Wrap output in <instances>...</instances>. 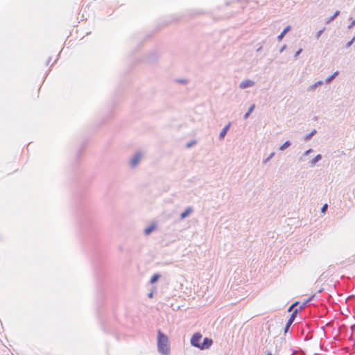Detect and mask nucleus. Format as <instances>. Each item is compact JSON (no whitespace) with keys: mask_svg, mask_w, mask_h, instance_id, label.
<instances>
[{"mask_svg":"<svg viewBox=\"0 0 355 355\" xmlns=\"http://www.w3.org/2000/svg\"><path fill=\"white\" fill-rule=\"evenodd\" d=\"M157 350L162 355L170 354L168 338L160 330L157 331Z\"/></svg>","mask_w":355,"mask_h":355,"instance_id":"f257e3e1","label":"nucleus"},{"mask_svg":"<svg viewBox=\"0 0 355 355\" xmlns=\"http://www.w3.org/2000/svg\"><path fill=\"white\" fill-rule=\"evenodd\" d=\"M142 155L140 152H137L130 160V166L135 168L140 162Z\"/></svg>","mask_w":355,"mask_h":355,"instance_id":"f03ea898","label":"nucleus"},{"mask_svg":"<svg viewBox=\"0 0 355 355\" xmlns=\"http://www.w3.org/2000/svg\"><path fill=\"white\" fill-rule=\"evenodd\" d=\"M202 338V335L200 333H196L193 335L191 338V345L193 347L199 348L200 340Z\"/></svg>","mask_w":355,"mask_h":355,"instance_id":"7ed1b4c3","label":"nucleus"},{"mask_svg":"<svg viewBox=\"0 0 355 355\" xmlns=\"http://www.w3.org/2000/svg\"><path fill=\"white\" fill-rule=\"evenodd\" d=\"M213 343L212 339L209 338H205L202 343H200L199 348L201 350L209 349Z\"/></svg>","mask_w":355,"mask_h":355,"instance_id":"20e7f679","label":"nucleus"},{"mask_svg":"<svg viewBox=\"0 0 355 355\" xmlns=\"http://www.w3.org/2000/svg\"><path fill=\"white\" fill-rule=\"evenodd\" d=\"M297 312V310L295 309L293 312V313L291 315L289 319L288 320V321H287V322L286 324V326H285V328H284V334H286L288 331L290 327L291 326V324H293V322L295 320Z\"/></svg>","mask_w":355,"mask_h":355,"instance_id":"39448f33","label":"nucleus"},{"mask_svg":"<svg viewBox=\"0 0 355 355\" xmlns=\"http://www.w3.org/2000/svg\"><path fill=\"white\" fill-rule=\"evenodd\" d=\"M255 85V83L252 80H245L240 83L239 87L241 89H245L248 87H253Z\"/></svg>","mask_w":355,"mask_h":355,"instance_id":"423d86ee","label":"nucleus"},{"mask_svg":"<svg viewBox=\"0 0 355 355\" xmlns=\"http://www.w3.org/2000/svg\"><path fill=\"white\" fill-rule=\"evenodd\" d=\"M231 125V123H229L227 125H226L220 131L219 134V139H223L225 136L226 135L228 130L230 129V127Z\"/></svg>","mask_w":355,"mask_h":355,"instance_id":"0eeeda50","label":"nucleus"},{"mask_svg":"<svg viewBox=\"0 0 355 355\" xmlns=\"http://www.w3.org/2000/svg\"><path fill=\"white\" fill-rule=\"evenodd\" d=\"M291 29V26H287L284 30L283 31L277 36V40L278 41H281L283 37H284V35L288 32L290 31Z\"/></svg>","mask_w":355,"mask_h":355,"instance_id":"6e6552de","label":"nucleus"},{"mask_svg":"<svg viewBox=\"0 0 355 355\" xmlns=\"http://www.w3.org/2000/svg\"><path fill=\"white\" fill-rule=\"evenodd\" d=\"M323 85V81H322V80L317 81V82H315L314 84H313V85H310V86L308 87L307 90H308L309 92H313V91H314V90H315V89L318 87V86H320V85Z\"/></svg>","mask_w":355,"mask_h":355,"instance_id":"1a4fd4ad","label":"nucleus"},{"mask_svg":"<svg viewBox=\"0 0 355 355\" xmlns=\"http://www.w3.org/2000/svg\"><path fill=\"white\" fill-rule=\"evenodd\" d=\"M193 211V209L191 207H187L184 211L180 214V218L184 219L189 216V215Z\"/></svg>","mask_w":355,"mask_h":355,"instance_id":"9d476101","label":"nucleus"},{"mask_svg":"<svg viewBox=\"0 0 355 355\" xmlns=\"http://www.w3.org/2000/svg\"><path fill=\"white\" fill-rule=\"evenodd\" d=\"M322 159V155L320 154L317 155L313 159H312L309 162V166L313 167L315 165V164L319 162Z\"/></svg>","mask_w":355,"mask_h":355,"instance_id":"9b49d317","label":"nucleus"},{"mask_svg":"<svg viewBox=\"0 0 355 355\" xmlns=\"http://www.w3.org/2000/svg\"><path fill=\"white\" fill-rule=\"evenodd\" d=\"M338 75V71L334 72L333 74L327 77L325 80L327 84H329Z\"/></svg>","mask_w":355,"mask_h":355,"instance_id":"f8f14e48","label":"nucleus"},{"mask_svg":"<svg viewBox=\"0 0 355 355\" xmlns=\"http://www.w3.org/2000/svg\"><path fill=\"white\" fill-rule=\"evenodd\" d=\"M339 15H340V11L339 10L336 11L335 13L331 17H330L329 19H327L326 24H328L331 23V21H333Z\"/></svg>","mask_w":355,"mask_h":355,"instance_id":"ddd939ff","label":"nucleus"},{"mask_svg":"<svg viewBox=\"0 0 355 355\" xmlns=\"http://www.w3.org/2000/svg\"><path fill=\"white\" fill-rule=\"evenodd\" d=\"M254 107H255V105L254 104H252L249 107L248 111L243 116L244 119H247L249 117L250 113L254 110Z\"/></svg>","mask_w":355,"mask_h":355,"instance_id":"4468645a","label":"nucleus"},{"mask_svg":"<svg viewBox=\"0 0 355 355\" xmlns=\"http://www.w3.org/2000/svg\"><path fill=\"white\" fill-rule=\"evenodd\" d=\"M291 145V141H286L279 147V150H284L285 149L288 148Z\"/></svg>","mask_w":355,"mask_h":355,"instance_id":"2eb2a0df","label":"nucleus"},{"mask_svg":"<svg viewBox=\"0 0 355 355\" xmlns=\"http://www.w3.org/2000/svg\"><path fill=\"white\" fill-rule=\"evenodd\" d=\"M159 277L160 275L159 274L153 275L150 279V283L152 284L155 283L159 279Z\"/></svg>","mask_w":355,"mask_h":355,"instance_id":"dca6fc26","label":"nucleus"},{"mask_svg":"<svg viewBox=\"0 0 355 355\" xmlns=\"http://www.w3.org/2000/svg\"><path fill=\"white\" fill-rule=\"evenodd\" d=\"M316 132H317L316 130H312L309 134H308V135H306L305 136L304 139H305L306 141H308V140L311 139V137H312L315 134H316Z\"/></svg>","mask_w":355,"mask_h":355,"instance_id":"f3484780","label":"nucleus"},{"mask_svg":"<svg viewBox=\"0 0 355 355\" xmlns=\"http://www.w3.org/2000/svg\"><path fill=\"white\" fill-rule=\"evenodd\" d=\"M155 228L154 225H151L147 228L145 229L144 232L146 235L149 234Z\"/></svg>","mask_w":355,"mask_h":355,"instance_id":"a211bd4d","label":"nucleus"},{"mask_svg":"<svg viewBox=\"0 0 355 355\" xmlns=\"http://www.w3.org/2000/svg\"><path fill=\"white\" fill-rule=\"evenodd\" d=\"M354 42H355V35L353 37V38H352L350 41H349V42L346 44L345 47H346L347 49H349V47L353 44V43H354Z\"/></svg>","mask_w":355,"mask_h":355,"instance_id":"6ab92c4d","label":"nucleus"},{"mask_svg":"<svg viewBox=\"0 0 355 355\" xmlns=\"http://www.w3.org/2000/svg\"><path fill=\"white\" fill-rule=\"evenodd\" d=\"M325 30V28H323L320 30H319L316 34H315V38L318 40L320 38V37L321 36V35L322 34V33Z\"/></svg>","mask_w":355,"mask_h":355,"instance_id":"aec40b11","label":"nucleus"},{"mask_svg":"<svg viewBox=\"0 0 355 355\" xmlns=\"http://www.w3.org/2000/svg\"><path fill=\"white\" fill-rule=\"evenodd\" d=\"M275 153H271L270 155L263 161V163L268 162L270 159L273 157Z\"/></svg>","mask_w":355,"mask_h":355,"instance_id":"412c9836","label":"nucleus"},{"mask_svg":"<svg viewBox=\"0 0 355 355\" xmlns=\"http://www.w3.org/2000/svg\"><path fill=\"white\" fill-rule=\"evenodd\" d=\"M313 297V295L310 297L306 302H304L301 306H300V308L302 309V308H304L306 306V304L311 300V299Z\"/></svg>","mask_w":355,"mask_h":355,"instance_id":"4be33fe9","label":"nucleus"},{"mask_svg":"<svg viewBox=\"0 0 355 355\" xmlns=\"http://www.w3.org/2000/svg\"><path fill=\"white\" fill-rule=\"evenodd\" d=\"M302 49H300L297 51H296L294 55V58H297L300 55V54L302 53Z\"/></svg>","mask_w":355,"mask_h":355,"instance_id":"5701e85b","label":"nucleus"},{"mask_svg":"<svg viewBox=\"0 0 355 355\" xmlns=\"http://www.w3.org/2000/svg\"><path fill=\"white\" fill-rule=\"evenodd\" d=\"M313 151V149L311 148H309L307 150H306L304 154H303V156H306L308 155L309 153H311V152Z\"/></svg>","mask_w":355,"mask_h":355,"instance_id":"b1692460","label":"nucleus"},{"mask_svg":"<svg viewBox=\"0 0 355 355\" xmlns=\"http://www.w3.org/2000/svg\"><path fill=\"white\" fill-rule=\"evenodd\" d=\"M178 83H180L182 84H186L187 83V80L186 79H180L177 80Z\"/></svg>","mask_w":355,"mask_h":355,"instance_id":"393cba45","label":"nucleus"},{"mask_svg":"<svg viewBox=\"0 0 355 355\" xmlns=\"http://www.w3.org/2000/svg\"><path fill=\"white\" fill-rule=\"evenodd\" d=\"M355 26V19L352 21V23L348 26V28L351 29Z\"/></svg>","mask_w":355,"mask_h":355,"instance_id":"a878e982","label":"nucleus"},{"mask_svg":"<svg viewBox=\"0 0 355 355\" xmlns=\"http://www.w3.org/2000/svg\"><path fill=\"white\" fill-rule=\"evenodd\" d=\"M327 204H324V205L322 206V209H321V211H322V212H324V211L327 210Z\"/></svg>","mask_w":355,"mask_h":355,"instance_id":"bb28decb","label":"nucleus"},{"mask_svg":"<svg viewBox=\"0 0 355 355\" xmlns=\"http://www.w3.org/2000/svg\"><path fill=\"white\" fill-rule=\"evenodd\" d=\"M286 49V45L284 44L282 46V48L279 49V53H282L285 49Z\"/></svg>","mask_w":355,"mask_h":355,"instance_id":"cd10ccee","label":"nucleus"},{"mask_svg":"<svg viewBox=\"0 0 355 355\" xmlns=\"http://www.w3.org/2000/svg\"><path fill=\"white\" fill-rule=\"evenodd\" d=\"M262 49V46H260L257 49V52H259L261 51Z\"/></svg>","mask_w":355,"mask_h":355,"instance_id":"c85d7f7f","label":"nucleus"},{"mask_svg":"<svg viewBox=\"0 0 355 355\" xmlns=\"http://www.w3.org/2000/svg\"><path fill=\"white\" fill-rule=\"evenodd\" d=\"M51 58H49L48 60H47V62H46V64H49L51 62Z\"/></svg>","mask_w":355,"mask_h":355,"instance_id":"c756f323","label":"nucleus"},{"mask_svg":"<svg viewBox=\"0 0 355 355\" xmlns=\"http://www.w3.org/2000/svg\"><path fill=\"white\" fill-rule=\"evenodd\" d=\"M295 305V304H292L290 308L288 309V311H291V309L293 307V306Z\"/></svg>","mask_w":355,"mask_h":355,"instance_id":"7c9ffc66","label":"nucleus"},{"mask_svg":"<svg viewBox=\"0 0 355 355\" xmlns=\"http://www.w3.org/2000/svg\"><path fill=\"white\" fill-rule=\"evenodd\" d=\"M148 296H149L150 297H151L153 296V293H150L149 294V295H148Z\"/></svg>","mask_w":355,"mask_h":355,"instance_id":"2f4dec72","label":"nucleus"},{"mask_svg":"<svg viewBox=\"0 0 355 355\" xmlns=\"http://www.w3.org/2000/svg\"><path fill=\"white\" fill-rule=\"evenodd\" d=\"M191 146H192V144H188L187 145L188 147H190Z\"/></svg>","mask_w":355,"mask_h":355,"instance_id":"473e14b6","label":"nucleus"},{"mask_svg":"<svg viewBox=\"0 0 355 355\" xmlns=\"http://www.w3.org/2000/svg\"><path fill=\"white\" fill-rule=\"evenodd\" d=\"M266 355H272L271 352H268Z\"/></svg>","mask_w":355,"mask_h":355,"instance_id":"72a5a7b5","label":"nucleus"}]
</instances>
